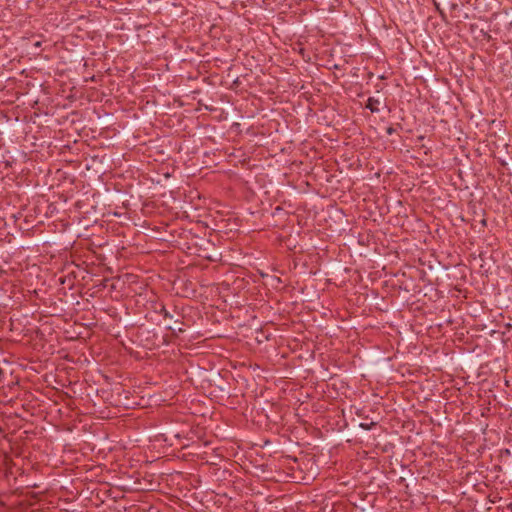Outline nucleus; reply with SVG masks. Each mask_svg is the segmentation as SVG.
<instances>
[{
	"instance_id": "f257e3e1",
	"label": "nucleus",
	"mask_w": 512,
	"mask_h": 512,
	"mask_svg": "<svg viewBox=\"0 0 512 512\" xmlns=\"http://www.w3.org/2000/svg\"><path fill=\"white\" fill-rule=\"evenodd\" d=\"M379 101L374 98H369L367 103V108L370 109L371 112H378Z\"/></svg>"
}]
</instances>
